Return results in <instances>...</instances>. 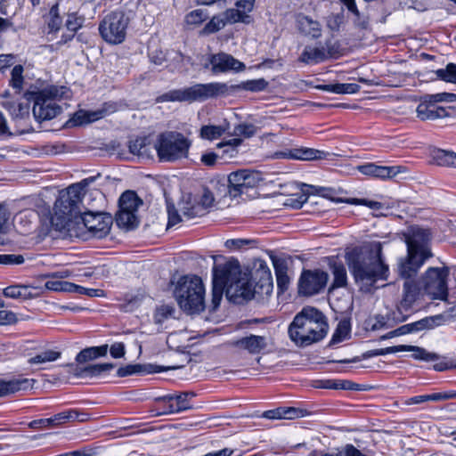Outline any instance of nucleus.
<instances>
[{"label":"nucleus","mask_w":456,"mask_h":456,"mask_svg":"<svg viewBox=\"0 0 456 456\" xmlns=\"http://www.w3.org/2000/svg\"><path fill=\"white\" fill-rule=\"evenodd\" d=\"M69 90L66 86H50L39 92L27 91L15 99L6 90L0 95V105L9 113L19 134L34 131L31 124L30 103L33 102L32 113L37 122L50 120L61 113V108L55 101L68 98Z\"/></svg>","instance_id":"1"},{"label":"nucleus","mask_w":456,"mask_h":456,"mask_svg":"<svg viewBox=\"0 0 456 456\" xmlns=\"http://www.w3.org/2000/svg\"><path fill=\"white\" fill-rule=\"evenodd\" d=\"M230 301L240 304L254 297L256 287L247 273H242L240 263L231 259L213 267V287L211 310L215 311L220 305L224 290Z\"/></svg>","instance_id":"2"},{"label":"nucleus","mask_w":456,"mask_h":456,"mask_svg":"<svg viewBox=\"0 0 456 456\" xmlns=\"http://www.w3.org/2000/svg\"><path fill=\"white\" fill-rule=\"evenodd\" d=\"M348 267L360 289L370 291L378 281L388 278V265L385 264L382 244L379 241L354 248L346 255Z\"/></svg>","instance_id":"3"},{"label":"nucleus","mask_w":456,"mask_h":456,"mask_svg":"<svg viewBox=\"0 0 456 456\" xmlns=\"http://www.w3.org/2000/svg\"><path fill=\"white\" fill-rule=\"evenodd\" d=\"M329 325L324 314L314 307H304L289 327L290 339L299 346H309L322 340Z\"/></svg>","instance_id":"4"},{"label":"nucleus","mask_w":456,"mask_h":456,"mask_svg":"<svg viewBox=\"0 0 456 456\" xmlns=\"http://www.w3.org/2000/svg\"><path fill=\"white\" fill-rule=\"evenodd\" d=\"M94 176L82 180L61 191L54 203L53 222H61L75 215L81 214V205L87 200L86 187L94 183Z\"/></svg>","instance_id":"5"},{"label":"nucleus","mask_w":456,"mask_h":456,"mask_svg":"<svg viewBox=\"0 0 456 456\" xmlns=\"http://www.w3.org/2000/svg\"><path fill=\"white\" fill-rule=\"evenodd\" d=\"M175 297L180 308L188 314L200 313L205 308V288L201 279L196 275L180 278Z\"/></svg>","instance_id":"6"},{"label":"nucleus","mask_w":456,"mask_h":456,"mask_svg":"<svg viewBox=\"0 0 456 456\" xmlns=\"http://www.w3.org/2000/svg\"><path fill=\"white\" fill-rule=\"evenodd\" d=\"M228 86L224 83L196 84L190 87L169 91L157 98L163 102H197L226 94Z\"/></svg>","instance_id":"7"},{"label":"nucleus","mask_w":456,"mask_h":456,"mask_svg":"<svg viewBox=\"0 0 456 456\" xmlns=\"http://www.w3.org/2000/svg\"><path fill=\"white\" fill-rule=\"evenodd\" d=\"M191 145V141L178 132H165L160 134L154 150L161 162H175L188 157Z\"/></svg>","instance_id":"8"},{"label":"nucleus","mask_w":456,"mask_h":456,"mask_svg":"<svg viewBox=\"0 0 456 456\" xmlns=\"http://www.w3.org/2000/svg\"><path fill=\"white\" fill-rule=\"evenodd\" d=\"M128 18L122 12H113L106 15L99 25L102 37L110 44L122 43L126 35Z\"/></svg>","instance_id":"9"},{"label":"nucleus","mask_w":456,"mask_h":456,"mask_svg":"<svg viewBox=\"0 0 456 456\" xmlns=\"http://www.w3.org/2000/svg\"><path fill=\"white\" fill-rule=\"evenodd\" d=\"M447 267H429L421 278V285L424 292L432 299L446 300L448 296Z\"/></svg>","instance_id":"10"},{"label":"nucleus","mask_w":456,"mask_h":456,"mask_svg":"<svg viewBox=\"0 0 456 456\" xmlns=\"http://www.w3.org/2000/svg\"><path fill=\"white\" fill-rule=\"evenodd\" d=\"M142 205V200L134 191H125L119 198V209L116 216L117 224L126 229L136 227L139 224L137 211Z\"/></svg>","instance_id":"11"},{"label":"nucleus","mask_w":456,"mask_h":456,"mask_svg":"<svg viewBox=\"0 0 456 456\" xmlns=\"http://www.w3.org/2000/svg\"><path fill=\"white\" fill-rule=\"evenodd\" d=\"M263 181L261 174L254 170H239L232 172L228 176L226 192L231 197H238L250 188L256 187Z\"/></svg>","instance_id":"12"},{"label":"nucleus","mask_w":456,"mask_h":456,"mask_svg":"<svg viewBox=\"0 0 456 456\" xmlns=\"http://www.w3.org/2000/svg\"><path fill=\"white\" fill-rule=\"evenodd\" d=\"M83 214L89 238L102 239L110 232L112 224V218L110 215L92 211H86Z\"/></svg>","instance_id":"13"},{"label":"nucleus","mask_w":456,"mask_h":456,"mask_svg":"<svg viewBox=\"0 0 456 456\" xmlns=\"http://www.w3.org/2000/svg\"><path fill=\"white\" fill-rule=\"evenodd\" d=\"M328 279V273L323 271H304L299 280V292L306 296L317 294L326 286Z\"/></svg>","instance_id":"14"},{"label":"nucleus","mask_w":456,"mask_h":456,"mask_svg":"<svg viewBox=\"0 0 456 456\" xmlns=\"http://www.w3.org/2000/svg\"><path fill=\"white\" fill-rule=\"evenodd\" d=\"M432 94L423 96L417 106L416 114L421 121H434L449 116L444 107L439 106Z\"/></svg>","instance_id":"15"},{"label":"nucleus","mask_w":456,"mask_h":456,"mask_svg":"<svg viewBox=\"0 0 456 456\" xmlns=\"http://www.w3.org/2000/svg\"><path fill=\"white\" fill-rule=\"evenodd\" d=\"M430 233L428 230L412 227L406 239L407 251L431 257L432 253L428 247Z\"/></svg>","instance_id":"16"},{"label":"nucleus","mask_w":456,"mask_h":456,"mask_svg":"<svg viewBox=\"0 0 456 456\" xmlns=\"http://www.w3.org/2000/svg\"><path fill=\"white\" fill-rule=\"evenodd\" d=\"M55 225L61 230H64L70 238H77L84 240L89 239L88 230L82 212L61 222H56Z\"/></svg>","instance_id":"17"},{"label":"nucleus","mask_w":456,"mask_h":456,"mask_svg":"<svg viewBox=\"0 0 456 456\" xmlns=\"http://www.w3.org/2000/svg\"><path fill=\"white\" fill-rule=\"evenodd\" d=\"M231 345L251 354H257L267 347L268 338L265 336L249 334L233 340Z\"/></svg>","instance_id":"18"},{"label":"nucleus","mask_w":456,"mask_h":456,"mask_svg":"<svg viewBox=\"0 0 456 456\" xmlns=\"http://www.w3.org/2000/svg\"><path fill=\"white\" fill-rule=\"evenodd\" d=\"M278 159H297L304 161L323 159L328 153L313 148L300 147L275 153Z\"/></svg>","instance_id":"19"},{"label":"nucleus","mask_w":456,"mask_h":456,"mask_svg":"<svg viewBox=\"0 0 456 456\" xmlns=\"http://www.w3.org/2000/svg\"><path fill=\"white\" fill-rule=\"evenodd\" d=\"M209 64L212 66V72L215 74L227 72L229 70L240 71L244 69L245 65L227 53L212 54L209 57Z\"/></svg>","instance_id":"20"},{"label":"nucleus","mask_w":456,"mask_h":456,"mask_svg":"<svg viewBox=\"0 0 456 456\" xmlns=\"http://www.w3.org/2000/svg\"><path fill=\"white\" fill-rule=\"evenodd\" d=\"M429 257L408 251V255L399 263V273L403 278L409 279L415 275L418 270L423 265Z\"/></svg>","instance_id":"21"},{"label":"nucleus","mask_w":456,"mask_h":456,"mask_svg":"<svg viewBox=\"0 0 456 456\" xmlns=\"http://www.w3.org/2000/svg\"><path fill=\"white\" fill-rule=\"evenodd\" d=\"M226 183L220 181H211L209 185L203 188L200 200L198 203L206 211L214 204L216 196L226 193Z\"/></svg>","instance_id":"22"},{"label":"nucleus","mask_w":456,"mask_h":456,"mask_svg":"<svg viewBox=\"0 0 456 456\" xmlns=\"http://www.w3.org/2000/svg\"><path fill=\"white\" fill-rule=\"evenodd\" d=\"M193 396L194 394L191 392L180 395H167L159 398V400L168 403L166 412L174 413L190 409L191 407L190 398Z\"/></svg>","instance_id":"23"},{"label":"nucleus","mask_w":456,"mask_h":456,"mask_svg":"<svg viewBox=\"0 0 456 456\" xmlns=\"http://www.w3.org/2000/svg\"><path fill=\"white\" fill-rule=\"evenodd\" d=\"M37 213L33 209H25L17 213L13 217V224L21 234H27L35 227Z\"/></svg>","instance_id":"24"},{"label":"nucleus","mask_w":456,"mask_h":456,"mask_svg":"<svg viewBox=\"0 0 456 456\" xmlns=\"http://www.w3.org/2000/svg\"><path fill=\"white\" fill-rule=\"evenodd\" d=\"M400 167L378 166L374 163H368L358 167V170L365 175L375 178L387 179L395 176L399 173Z\"/></svg>","instance_id":"25"},{"label":"nucleus","mask_w":456,"mask_h":456,"mask_svg":"<svg viewBox=\"0 0 456 456\" xmlns=\"http://www.w3.org/2000/svg\"><path fill=\"white\" fill-rule=\"evenodd\" d=\"M129 152L142 159H149L153 157L154 144L151 143L147 136L136 137L128 142Z\"/></svg>","instance_id":"26"},{"label":"nucleus","mask_w":456,"mask_h":456,"mask_svg":"<svg viewBox=\"0 0 456 456\" xmlns=\"http://www.w3.org/2000/svg\"><path fill=\"white\" fill-rule=\"evenodd\" d=\"M419 293V289L416 282L411 280H406L403 283V293L398 306L399 310H409L416 301Z\"/></svg>","instance_id":"27"},{"label":"nucleus","mask_w":456,"mask_h":456,"mask_svg":"<svg viewBox=\"0 0 456 456\" xmlns=\"http://www.w3.org/2000/svg\"><path fill=\"white\" fill-rule=\"evenodd\" d=\"M167 370L164 367L153 364H128L118 368L117 370L118 377H126L135 373H159Z\"/></svg>","instance_id":"28"},{"label":"nucleus","mask_w":456,"mask_h":456,"mask_svg":"<svg viewBox=\"0 0 456 456\" xmlns=\"http://www.w3.org/2000/svg\"><path fill=\"white\" fill-rule=\"evenodd\" d=\"M297 25L300 32L305 36H310L313 38H318L321 36V25L317 20L310 17L298 14L297 17Z\"/></svg>","instance_id":"29"},{"label":"nucleus","mask_w":456,"mask_h":456,"mask_svg":"<svg viewBox=\"0 0 456 456\" xmlns=\"http://www.w3.org/2000/svg\"><path fill=\"white\" fill-rule=\"evenodd\" d=\"M30 387V381L28 379L0 380V397L14 395L21 390Z\"/></svg>","instance_id":"30"},{"label":"nucleus","mask_w":456,"mask_h":456,"mask_svg":"<svg viewBox=\"0 0 456 456\" xmlns=\"http://www.w3.org/2000/svg\"><path fill=\"white\" fill-rule=\"evenodd\" d=\"M330 56H331V54L327 53L324 47L307 46L302 52L299 61L305 63H318L323 61Z\"/></svg>","instance_id":"31"},{"label":"nucleus","mask_w":456,"mask_h":456,"mask_svg":"<svg viewBox=\"0 0 456 456\" xmlns=\"http://www.w3.org/2000/svg\"><path fill=\"white\" fill-rule=\"evenodd\" d=\"M114 367L113 363L90 364L84 368H77L75 375L77 377H98L103 372L111 370Z\"/></svg>","instance_id":"32"},{"label":"nucleus","mask_w":456,"mask_h":456,"mask_svg":"<svg viewBox=\"0 0 456 456\" xmlns=\"http://www.w3.org/2000/svg\"><path fill=\"white\" fill-rule=\"evenodd\" d=\"M108 352V345L100 346H91L80 351L77 356L76 361L78 363H84L89 361L95 360L99 357L105 356Z\"/></svg>","instance_id":"33"},{"label":"nucleus","mask_w":456,"mask_h":456,"mask_svg":"<svg viewBox=\"0 0 456 456\" xmlns=\"http://www.w3.org/2000/svg\"><path fill=\"white\" fill-rule=\"evenodd\" d=\"M23 71V66L20 64L15 65L11 71L9 86L16 91L15 94H11V95L14 96L15 99H18L22 95L20 94V92L23 89L24 85Z\"/></svg>","instance_id":"34"},{"label":"nucleus","mask_w":456,"mask_h":456,"mask_svg":"<svg viewBox=\"0 0 456 456\" xmlns=\"http://www.w3.org/2000/svg\"><path fill=\"white\" fill-rule=\"evenodd\" d=\"M318 89L325 92H330L338 94H355L359 92L360 86L354 83H346V84H327V85H320L317 86Z\"/></svg>","instance_id":"35"},{"label":"nucleus","mask_w":456,"mask_h":456,"mask_svg":"<svg viewBox=\"0 0 456 456\" xmlns=\"http://www.w3.org/2000/svg\"><path fill=\"white\" fill-rule=\"evenodd\" d=\"M400 352H412L411 356L415 360L431 362L438 359L436 354L428 352L426 349L416 346L400 345Z\"/></svg>","instance_id":"36"},{"label":"nucleus","mask_w":456,"mask_h":456,"mask_svg":"<svg viewBox=\"0 0 456 456\" xmlns=\"http://www.w3.org/2000/svg\"><path fill=\"white\" fill-rule=\"evenodd\" d=\"M432 159L438 166L456 167V153L444 150H435L432 152Z\"/></svg>","instance_id":"37"},{"label":"nucleus","mask_w":456,"mask_h":456,"mask_svg":"<svg viewBox=\"0 0 456 456\" xmlns=\"http://www.w3.org/2000/svg\"><path fill=\"white\" fill-rule=\"evenodd\" d=\"M104 111L97 110V111H84L79 110L76 112L71 119V122L75 126H82L85 124H89L94 121H96L103 117Z\"/></svg>","instance_id":"38"},{"label":"nucleus","mask_w":456,"mask_h":456,"mask_svg":"<svg viewBox=\"0 0 456 456\" xmlns=\"http://www.w3.org/2000/svg\"><path fill=\"white\" fill-rule=\"evenodd\" d=\"M332 274L334 280L331 287L330 288V293L336 288H343L347 284V275L345 266L341 264H333L331 265Z\"/></svg>","instance_id":"39"},{"label":"nucleus","mask_w":456,"mask_h":456,"mask_svg":"<svg viewBox=\"0 0 456 456\" xmlns=\"http://www.w3.org/2000/svg\"><path fill=\"white\" fill-rule=\"evenodd\" d=\"M228 128V125L203 126L200 128V137L206 140L213 141L220 138Z\"/></svg>","instance_id":"40"},{"label":"nucleus","mask_w":456,"mask_h":456,"mask_svg":"<svg viewBox=\"0 0 456 456\" xmlns=\"http://www.w3.org/2000/svg\"><path fill=\"white\" fill-rule=\"evenodd\" d=\"M223 18L224 21L229 24H233L237 22H242L245 24H248L251 22V18L248 14H245L243 11H240L239 8H231L227 9L223 13Z\"/></svg>","instance_id":"41"},{"label":"nucleus","mask_w":456,"mask_h":456,"mask_svg":"<svg viewBox=\"0 0 456 456\" xmlns=\"http://www.w3.org/2000/svg\"><path fill=\"white\" fill-rule=\"evenodd\" d=\"M444 320L443 315H436L429 318L422 319L419 322L408 324L411 332L422 330L424 329H432L440 324V321Z\"/></svg>","instance_id":"42"},{"label":"nucleus","mask_w":456,"mask_h":456,"mask_svg":"<svg viewBox=\"0 0 456 456\" xmlns=\"http://www.w3.org/2000/svg\"><path fill=\"white\" fill-rule=\"evenodd\" d=\"M241 139L234 138L225 142H220L217 144L218 148L224 149L223 153L220 155V159H232L238 154L237 147L240 145Z\"/></svg>","instance_id":"43"},{"label":"nucleus","mask_w":456,"mask_h":456,"mask_svg":"<svg viewBox=\"0 0 456 456\" xmlns=\"http://www.w3.org/2000/svg\"><path fill=\"white\" fill-rule=\"evenodd\" d=\"M273 267L276 274L277 283L279 287H285L289 283V277L287 275L286 262L280 258L273 260Z\"/></svg>","instance_id":"44"},{"label":"nucleus","mask_w":456,"mask_h":456,"mask_svg":"<svg viewBox=\"0 0 456 456\" xmlns=\"http://www.w3.org/2000/svg\"><path fill=\"white\" fill-rule=\"evenodd\" d=\"M47 28L49 29L48 33H55L58 31L62 24V19L59 14L58 4H54L49 11L48 16L46 18Z\"/></svg>","instance_id":"45"},{"label":"nucleus","mask_w":456,"mask_h":456,"mask_svg":"<svg viewBox=\"0 0 456 456\" xmlns=\"http://www.w3.org/2000/svg\"><path fill=\"white\" fill-rule=\"evenodd\" d=\"M61 352L53 350H45L28 360L29 364H43L58 360L61 357Z\"/></svg>","instance_id":"46"},{"label":"nucleus","mask_w":456,"mask_h":456,"mask_svg":"<svg viewBox=\"0 0 456 456\" xmlns=\"http://www.w3.org/2000/svg\"><path fill=\"white\" fill-rule=\"evenodd\" d=\"M350 323L348 321H340L337 326L335 332L332 335L330 343L337 344L350 337Z\"/></svg>","instance_id":"47"},{"label":"nucleus","mask_w":456,"mask_h":456,"mask_svg":"<svg viewBox=\"0 0 456 456\" xmlns=\"http://www.w3.org/2000/svg\"><path fill=\"white\" fill-rule=\"evenodd\" d=\"M304 187L306 189H302V192L298 194H294L290 199L287 200L285 205L291 207L292 208H299L305 203L308 200L309 190H313L314 186L305 184Z\"/></svg>","instance_id":"48"},{"label":"nucleus","mask_w":456,"mask_h":456,"mask_svg":"<svg viewBox=\"0 0 456 456\" xmlns=\"http://www.w3.org/2000/svg\"><path fill=\"white\" fill-rule=\"evenodd\" d=\"M45 287L47 289L53 291L73 292L75 284L50 278V280L45 282Z\"/></svg>","instance_id":"49"},{"label":"nucleus","mask_w":456,"mask_h":456,"mask_svg":"<svg viewBox=\"0 0 456 456\" xmlns=\"http://www.w3.org/2000/svg\"><path fill=\"white\" fill-rule=\"evenodd\" d=\"M437 77L448 82L456 84V64L449 63L445 69H440L436 71Z\"/></svg>","instance_id":"50"},{"label":"nucleus","mask_w":456,"mask_h":456,"mask_svg":"<svg viewBox=\"0 0 456 456\" xmlns=\"http://www.w3.org/2000/svg\"><path fill=\"white\" fill-rule=\"evenodd\" d=\"M268 86V82L265 78H258L242 82L239 87L250 92H261Z\"/></svg>","instance_id":"51"},{"label":"nucleus","mask_w":456,"mask_h":456,"mask_svg":"<svg viewBox=\"0 0 456 456\" xmlns=\"http://www.w3.org/2000/svg\"><path fill=\"white\" fill-rule=\"evenodd\" d=\"M182 212L184 217L187 219H192L197 216H202L206 214V211L197 204H191L190 202H186L183 208Z\"/></svg>","instance_id":"52"},{"label":"nucleus","mask_w":456,"mask_h":456,"mask_svg":"<svg viewBox=\"0 0 456 456\" xmlns=\"http://www.w3.org/2000/svg\"><path fill=\"white\" fill-rule=\"evenodd\" d=\"M226 25V21L222 16H214L209 22L206 24L201 31L204 35L216 33L222 29Z\"/></svg>","instance_id":"53"},{"label":"nucleus","mask_w":456,"mask_h":456,"mask_svg":"<svg viewBox=\"0 0 456 456\" xmlns=\"http://www.w3.org/2000/svg\"><path fill=\"white\" fill-rule=\"evenodd\" d=\"M257 132V127L250 123H240L234 127L233 134L246 138L252 137Z\"/></svg>","instance_id":"54"},{"label":"nucleus","mask_w":456,"mask_h":456,"mask_svg":"<svg viewBox=\"0 0 456 456\" xmlns=\"http://www.w3.org/2000/svg\"><path fill=\"white\" fill-rule=\"evenodd\" d=\"M77 418L78 411L77 410H69L66 411L57 413L53 417H52L54 427H57L58 425L68 421H75V419Z\"/></svg>","instance_id":"55"},{"label":"nucleus","mask_w":456,"mask_h":456,"mask_svg":"<svg viewBox=\"0 0 456 456\" xmlns=\"http://www.w3.org/2000/svg\"><path fill=\"white\" fill-rule=\"evenodd\" d=\"M173 312L174 308L167 305L157 307L153 315L154 322L157 324L163 323L168 317L172 315Z\"/></svg>","instance_id":"56"},{"label":"nucleus","mask_w":456,"mask_h":456,"mask_svg":"<svg viewBox=\"0 0 456 456\" xmlns=\"http://www.w3.org/2000/svg\"><path fill=\"white\" fill-rule=\"evenodd\" d=\"M438 402L441 401L440 398V393H435L432 395H416L413 397H411L405 401L406 405H412V404H419L426 402Z\"/></svg>","instance_id":"57"},{"label":"nucleus","mask_w":456,"mask_h":456,"mask_svg":"<svg viewBox=\"0 0 456 456\" xmlns=\"http://www.w3.org/2000/svg\"><path fill=\"white\" fill-rule=\"evenodd\" d=\"M207 17L208 15L203 10L197 9L186 15L185 21L187 24L199 25L203 22Z\"/></svg>","instance_id":"58"},{"label":"nucleus","mask_w":456,"mask_h":456,"mask_svg":"<svg viewBox=\"0 0 456 456\" xmlns=\"http://www.w3.org/2000/svg\"><path fill=\"white\" fill-rule=\"evenodd\" d=\"M24 263V257L22 255H14V254H3L0 255V264L1 265H20Z\"/></svg>","instance_id":"59"},{"label":"nucleus","mask_w":456,"mask_h":456,"mask_svg":"<svg viewBox=\"0 0 456 456\" xmlns=\"http://www.w3.org/2000/svg\"><path fill=\"white\" fill-rule=\"evenodd\" d=\"M73 292H76V293H78V294H82V295H86V296H88L90 297H104V291L102 289H87V288H84L82 286L76 285V284H75V288H74Z\"/></svg>","instance_id":"60"},{"label":"nucleus","mask_w":456,"mask_h":456,"mask_svg":"<svg viewBox=\"0 0 456 456\" xmlns=\"http://www.w3.org/2000/svg\"><path fill=\"white\" fill-rule=\"evenodd\" d=\"M167 210L168 217L167 228L175 226L182 221L181 216L173 205L167 204Z\"/></svg>","instance_id":"61"},{"label":"nucleus","mask_w":456,"mask_h":456,"mask_svg":"<svg viewBox=\"0 0 456 456\" xmlns=\"http://www.w3.org/2000/svg\"><path fill=\"white\" fill-rule=\"evenodd\" d=\"M398 352H400V345L389 346V347H386V348L370 350L365 354V356L366 357H374V356H379V355H386L388 354H395Z\"/></svg>","instance_id":"62"},{"label":"nucleus","mask_w":456,"mask_h":456,"mask_svg":"<svg viewBox=\"0 0 456 456\" xmlns=\"http://www.w3.org/2000/svg\"><path fill=\"white\" fill-rule=\"evenodd\" d=\"M218 159H220V154L214 151H206L200 157V162L207 167L215 166Z\"/></svg>","instance_id":"63"},{"label":"nucleus","mask_w":456,"mask_h":456,"mask_svg":"<svg viewBox=\"0 0 456 456\" xmlns=\"http://www.w3.org/2000/svg\"><path fill=\"white\" fill-rule=\"evenodd\" d=\"M66 28L69 32L75 33L82 26V20L74 14L68 16L65 23Z\"/></svg>","instance_id":"64"}]
</instances>
